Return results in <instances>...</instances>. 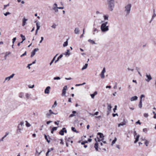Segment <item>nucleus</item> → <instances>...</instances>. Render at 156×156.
I'll return each mask as SVG.
<instances>
[{"instance_id": "obj_15", "label": "nucleus", "mask_w": 156, "mask_h": 156, "mask_svg": "<svg viewBox=\"0 0 156 156\" xmlns=\"http://www.w3.org/2000/svg\"><path fill=\"white\" fill-rule=\"evenodd\" d=\"M14 75H15V74L13 73L12 74L11 76H10L6 77L5 79V80H8V81L11 78H12L13 77Z\"/></svg>"}, {"instance_id": "obj_57", "label": "nucleus", "mask_w": 156, "mask_h": 156, "mask_svg": "<svg viewBox=\"0 0 156 156\" xmlns=\"http://www.w3.org/2000/svg\"><path fill=\"white\" fill-rule=\"evenodd\" d=\"M60 122L59 121H57V122H55L54 123L56 125H58L59 124L58 122Z\"/></svg>"}, {"instance_id": "obj_4", "label": "nucleus", "mask_w": 156, "mask_h": 156, "mask_svg": "<svg viewBox=\"0 0 156 156\" xmlns=\"http://www.w3.org/2000/svg\"><path fill=\"white\" fill-rule=\"evenodd\" d=\"M131 8V5L129 4L125 6L124 8V12L126 16H127L130 13Z\"/></svg>"}, {"instance_id": "obj_44", "label": "nucleus", "mask_w": 156, "mask_h": 156, "mask_svg": "<svg viewBox=\"0 0 156 156\" xmlns=\"http://www.w3.org/2000/svg\"><path fill=\"white\" fill-rule=\"evenodd\" d=\"M56 25L55 23H53V25L51 26V27L55 29L56 28Z\"/></svg>"}, {"instance_id": "obj_22", "label": "nucleus", "mask_w": 156, "mask_h": 156, "mask_svg": "<svg viewBox=\"0 0 156 156\" xmlns=\"http://www.w3.org/2000/svg\"><path fill=\"white\" fill-rule=\"evenodd\" d=\"M63 57V55L62 54H61L58 57V58H57V60H56L55 61V63H56L57 62H58V61L62 57Z\"/></svg>"}, {"instance_id": "obj_5", "label": "nucleus", "mask_w": 156, "mask_h": 156, "mask_svg": "<svg viewBox=\"0 0 156 156\" xmlns=\"http://www.w3.org/2000/svg\"><path fill=\"white\" fill-rule=\"evenodd\" d=\"M67 89V86H65L62 90V96H65L66 94V90Z\"/></svg>"}, {"instance_id": "obj_21", "label": "nucleus", "mask_w": 156, "mask_h": 156, "mask_svg": "<svg viewBox=\"0 0 156 156\" xmlns=\"http://www.w3.org/2000/svg\"><path fill=\"white\" fill-rule=\"evenodd\" d=\"M98 30L96 28H95L94 27L93 28V34L95 35L96 34L98 33Z\"/></svg>"}, {"instance_id": "obj_46", "label": "nucleus", "mask_w": 156, "mask_h": 156, "mask_svg": "<svg viewBox=\"0 0 156 156\" xmlns=\"http://www.w3.org/2000/svg\"><path fill=\"white\" fill-rule=\"evenodd\" d=\"M51 114L50 113H47L46 114V115L47 117H48V118H49V117H50V116H51Z\"/></svg>"}, {"instance_id": "obj_7", "label": "nucleus", "mask_w": 156, "mask_h": 156, "mask_svg": "<svg viewBox=\"0 0 156 156\" xmlns=\"http://www.w3.org/2000/svg\"><path fill=\"white\" fill-rule=\"evenodd\" d=\"M128 122V121L127 120H126L125 119L123 120V121L122 122H121V123H119L118 124V126L119 127L121 126H123L127 124Z\"/></svg>"}, {"instance_id": "obj_24", "label": "nucleus", "mask_w": 156, "mask_h": 156, "mask_svg": "<svg viewBox=\"0 0 156 156\" xmlns=\"http://www.w3.org/2000/svg\"><path fill=\"white\" fill-rule=\"evenodd\" d=\"M142 140H144L145 142L144 144L146 146H147L148 145L149 142L147 140L145 139L144 138V139H142Z\"/></svg>"}, {"instance_id": "obj_8", "label": "nucleus", "mask_w": 156, "mask_h": 156, "mask_svg": "<svg viewBox=\"0 0 156 156\" xmlns=\"http://www.w3.org/2000/svg\"><path fill=\"white\" fill-rule=\"evenodd\" d=\"M67 130L65 128H63L59 132V133L61 135H63L64 133H66Z\"/></svg>"}, {"instance_id": "obj_36", "label": "nucleus", "mask_w": 156, "mask_h": 156, "mask_svg": "<svg viewBox=\"0 0 156 156\" xmlns=\"http://www.w3.org/2000/svg\"><path fill=\"white\" fill-rule=\"evenodd\" d=\"M71 129L74 132H75L76 133H78V132L75 129V128L74 127H71Z\"/></svg>"}, {"instance_id": "obj_18", "label": "nucleus", "mask_w": 156, "mask_h": 156, "mask_svg": "<svg viewBox=\"0 0 156 156\" xmlns=\"http://www.w3.org/2000/svg\"><path fill=\"white\" fill-rule=\"evenodd\" d=\"M58 54H57L54 57V58H53L52 59V60H51V62H50V63L49 64V65H50V66H51L52 65V63L53 62H54V61L55 60V59L56 58V56L58 55Z\"/></svg>"}, {"instance_id": "obj_26", "label": "nucleus", "mask_w": 156, "mask_h": 156, "mask_svg": "<svg viewBox=\"0 0 156 156\" xmlns=\"http://www.w3.org/2000/svg\"><path fill=\"white\" fill-rule=\"evenodd\" d=\"M64 54L65 55H68V56H69L70 55L69 50V49H67L66 53H65Z\"/></svg>"}, {"instance_id": "obj_62", "label": "nucleus", "mask_w": 156, "mask_h": 156, "mask_svg": "<svg viewBox=\"0 0 156 156\" xmlns=\"http://www.w3.org/2000/svg\"><path fill=\"white\" fill-rule=\"evenodd\" d=\"M34 85H32V86H30V85L28 86V87L29 88H32L34 87Z\"/></svg>"}, {"instance_id": "obj_42", "label": "nucleus", "mask_w": 156, "mask_h": 156, "mask_svg": "<svg viewBox=\"0 0 156 156\" xmlns=\"http://www.w3.org/2000/svg\"><path fill=\"white\" fill-rule=\"evenodd\" d=\"M68 41H67L64 43L63 46L64 47L68 45Z\"/></svg>"}, {"instance_id": "obj_55", "label": "nucleus", "mask_w": 156, "mask_h": 156, "mask_svg": "<svg viewBox=\"0 0 156 156\" xmlns=\"http://www.w3.org/2000/svg\"><path fill=\"white\" fill-rule=\"evenodd\" d=\"M16 37H15L13 38L12 39V43L14 44L15 41L16 40Z\"/></svg>"}, {"instance_id": "obj_39", "label": "nucleus", "mask_w": 156, "mask_h": 156, "mask_svg": "<svg viewBox=\"0 0 156 156\" xmlns=\"http://www.w3.org/2000/svg\"><path fill=\"white\" fill-rule=\"evenodd\" d=\"M60 79L61 78L59 76L55 77L53 78L54 80H60Z\"/></svg>"}, {"instance_id": "obj_12", "label": "nucleus", "mask_w": 156, "mask_h": 156, "mask_svg": "<svg viewBox=\"0 0 156 156\" xmlns=\"http://www.w3.org/2000/svg\"><path fill=\"white\" fill-rule=\"evenodd\" d=\"M39 49L37 48L34 49V50L31 52V55L30 57H32L33 56H34L36 53V52L38 51Z\"/></svg>"}, {"instance_id": "obj_3", "label": "nucleus", "mask_w": 156, "mask_h": 156, "mask_svg": "<svg viewBox=\"0 0 156 156\" xmlns=\"http://www.w3.org/2000/svg\"><path fill=\"white\" fill-rule=\"evenodd\" d=\"M108 23V22L106 21L104 23H102L101 26V30L103 32H105L109 30L108 26H107Z\"/></svg>"}, {"instance_id": "obj_17", "label": "nucleus", "mask_w": 156, "mask_h": 156, "mask_svg": "<svg viewBox=\"0 0 156 156\" xmlns=\"http://www.w3.org/2000/svg\"><path fill=\"white\" fill-rule=\"evenodd\" d=\"M25 97L27 100L29 99L31 96V94L29 93H25Z\"/></svg>"}, {"instance_id": "obj_34", "label": "nucleus", "mask_w": 156, "mask_h": 156, "mask_svg": "<svg viewBox=\"0 0 156 156\" xmlns=\"http://www.w3.org/2000/svg\"><path fill=\"white\" fill-rule=\"evenodd\" d=\"M138 106L140 108H141L142 107V101L141 100L140 101L138 105Z\"/></svg>"}, {"instance_id": "obj_64", "label": "nucleus", "mask_w": 156, "mask_h": 156, "mask_svg": "<svg viewBox=\"0 0 156 156\" xmlns=\"http://www.w3.org/2000/svg\"><path fill=\"white\" fill-rule=\"evenodd\" d=\"M43 40H44L43 37H41V41H40V43H41L42 42V41Z\"/></svg>"}, {"instance_id": "obj_56", "label": "nucleus", "mask_w": 156, "mask_h": 156, "mask_svg": "<svg viewBox=\"0 0 156 156\" xmlns=\"http://www.w3.org/2000/svg\"><path fill=\"white\" fill-rule=\"evenodd\" d=\"M90 95L91 96L92 98H94V96H95L93 94H90Z\"/></svg>"}, {"instance_id": "obj_50", "label": "nucleus", "mask_w": 156, "mask_h": 156, "mask_svg": "<svg viewBox=\"0 0 156 156\" xmlns=\"http://www.w3.org/2000/svg\"><path fill=\"white\" fill-rule=\"evenodd\" d=\"M117 108V105H115L114 107V108L113 109V111L114 112H115V110H116Z\"/></svg>"}, {"instance_id": "obj_52", "label": "nucleus", "mask_w": 156, "mask_h": 156, "mask_svg": "<svg viewBox=\"0 0 156 156\" xmlns=\"http://www.w3.org/2000/svg\"><path fill=\"white\" fill-rule=\"evenodd\" d=\"M9 6V4H8L6 5H4V8H3V9H6V8Z\"/></svg>"}, {"instance_id": "obj_11", "label": "nucleus", "mask_w": 156, "mask_h": 156, "mask_svg": "<svg viewBox=\"0 0 156 156\" xmlns=\"http://www.w3.org/2000/svg\"><path fill=\"white\" fill-rule=\"evenodd\" d=\"M51 89V87L50 86H48L46 87L44 90V93L45 94H49L50 93V90Z\"/></svg>"}, {"instance_id": "obj_23", "label": "nucleus", "mask_w": 156, "mask_h": 156, "mask_svg": "<svg viewBox=\"0 0 156 156\" xmlns=\"http://www.w3.org/2000/svg\"><path fill=\"white\" fill-rule=\"evenodd\" d=\"M108 15H104L103 16V18L105 20H108Z\"/></svg>"}, {"instance_id": "obj_28", "label": "nucleus", "mask_w": 156, "mask_h": 156, "mask_svg": "<svg viewBox=\"0 0 156 156\" xmlns=\"http://www.w3.org/2000/svg\"><path fill=\"white\" fill-rule=\"evenodd\" d=\"M79 29L77 28H76L74 30V32L76 34H79Z\"/></svg>"}, {"instance_id": "obj_37", "label": "nucleus", "mask_w": 156, "mask_h": 156, "mask_svg": "<svg viewBox=\"0 0 156 156\" xmlns=\"http://www.w3.org/2000/svg\"><path fill=\"white\" fill-rule=\"evenodd\" d=\"M71 138L69 137H66V142H67L68 143H69V142L70 141Z\"/></svg>"}, {"instance_id": "obj_38", "label": "nucleus", "mask_w": 156, "mask_h": 156, "mask_svg": "<svg viewBox=\"0 0 156 156\" xmlns=\"http://www.w3.org/2000/svg\"><path fill=\"white\" fill-rule=\"evenodd\" d=\"M24 126V122H21L20 124H19L18 126H20V127H23V126Z\"/></svg>"}, {"instance_id": "obj_47", "label": "nucleus", "mask_w": 156, "mask_h": 156, "mask_svg": "<svg viewBox=\"0 0 156 156\" xmlns=\"http://www.w3.org/2000/svg\"><path fill=\"white\" fill-rule=\"evenodd\" d=\"M11 13L9 12H7L5 13H4V15L5 16H6L10 14Z\"/></svg>"}, {"instance_id": "obj_51", "label": "nucleus", "mask_w": 156, "mask_h": 156, "mask_svg": "<svg viewBox=\"0 0 156 156\" xmlns=\"http://www.w3.org/2000/svg\"><path fill=\"white\" fill-rule=\"evenodd\" d=\"M26 53H27V51H25V52H24V53L22 55H21L20 56V57H21L25 56V55H26Z\"/></svg>"}, {"instance_id": "obj_43", "label": "nucleus", "mask_w": 156, "mask_h": 156, "mask_svg": "<svg viewBox=\"0 0 156 156\" xmlns=\"http://www.w3.org/2000/svg\"><path fill=\"white\" fill-rule=\"evenodd\" d=\"M26 126L27 127H29L30 126V125L27 121H26Z\"/></svg>"}, {"instance_id": "obj_63", "label": "nucleus", "mask_w": 156, "mask_h": 156, "mask_svg": "<svg viewBox=\"0 0 156 156\" xmlns=\"http://www.w3.org/2000/svg\"><path fill=\"white\" fill-rule=\"evenodd\" d=\"M144 97V95L143 94H142V95H141L140 96V100H141V101H142V98H143Z\"/></svg>"}, {"instance_id": "obj_53", "label": "nucleus", "mask_w": 156, "mask_h": 156, "mask_svg": "<svg viewBox=\"0 0 156 156\" xmlns=\"http://www.w3.org/2000/svg\"><path fill=\"white\" fill-rule=\"evenodd\" d=\"M57 127H53L52 129V131H55V130H57Z\"/></svg>"}, {"instance_id": "obj_61", "label": "nucleus", "mask_w": 156, "mask_h": 156, "mask_svg": "<svg viewBox=\"0 0 156 156\" xmlns=\"http://www.w3.org/2000/svg\"><path fill=\"white\" fill-rule=\"evenodd\" d=\"M9 132L6 133L5 135L3 137L5 138L9 134Z\"/></svg>"}, {"instance_id": "obj_16", "label": "nucleus", "mask_w": 156, "mask_h": 156, "mask_svg": "<svg viewBox=\"0 0 156 156\" xmlns=\"http://www.w3.org/2000/svg\"><path fill=\"white\" fill-rule=\"evenodd\" d=\"M19 97L21 98H25V93L21 92L19 94Z\"/></svg>"}, {"instance_id": "obj_40", "label": "nucleus", "mask_w": 156, "mask_h": 156, "mask_svg": "<svg viewBox=\"0 0 156 156\" xmlns=\"http://www.w3.org/2000/svg\"><path fill=\"white\" fill-rule=\"evenodd\" d=\"M57 105V102L56 101H55V102L54 103V104L52 106V108H53L55 107H56V106Z\"/></svg>"}, {"instance_id": "obj_2", "label": "nucleus", "mask_w": 156, "mask_h": 156, "mask_svg": "<svg viewBox=\"0 0 156 156\" xmlns=\"http://www.w3.org/2000/svg\"><path fill=\"white\" fill-rule=\"evenodd\" d=\"M108 5V9L109 10L112 11L115 7L114 0H107Z\"/></svg>"}, {"instance_id": "obj_45", "label": "nucleus", "mask_w": 156, "mask_h": 156, "mask_svg": "<svg viewBox=\"0 0 156 156\" xmlns=\"http://www.w3.org/2000/svg\"><path fill=\"white\" fill-rule=\"evenodd\" d=\"M42 152V151H41L40 152H38V151H37V150H36L35 154H36V155H37V154H38L37 155L39 156L40 155V154Z\"/></svg>"}, {"instance_id": "obj_41", "label": "nucleus", "mask_w": 156, "mask_h": 156, "mask_svg": "<svg viewBox=\"0 0 156 156\" xmlns=\"http://www.w3.org/2000/svg\"><path fill=\"white\" fill-rule=\"evenodd\" d=\"M155 10H154V14L152 16V20H153L154 18L156 16V14L155 13Z\"/></svg>"}, {"instance_id": "obj_9", "label": "nucleus", "mask_w": 156, "mask_h": 156, "mask_svg": "<svg viewBox=\"0 0 156 156\" xmlns=\"http://www.w3.org/2000/svg\"><path fill=\"white\" fill-rule=\"evenodd\" d=\"M23 129V127H20V126H18L16 132V133L17 134L21 133Z\"/></svg>"}, {"instance_id": "obj_1", "label": "nucleus", "mask_w": 156, "mask_h": 156, "mask_svg": "<svg viewBox=\"0 0 156 156\" xmlns=\"http://www.w3.org/2000/svg\"><path fill=\"white\" fill-rule=\"evenodd\" d=\"M98 135L99 136V137L97 136V140L96 139H95V140L96 142L94 146V147L97 151H98V142H100L104 140V136L103 133H98Z\"/></svg>"}, {"instance_id": "obj_59", "label": "nucleus", "mask_w": 156, "mask_h": 156, "mask_svg": "<svg viewBox=\"0 0 156 156\" xmlns=\"http://www.w3.org/2000/svg\"><path fill=\"white\" fill-rule=\"evenodd\" d=\"M49 113H50L51 114H54V112L52 111L51 110V109L49 110Z\"/></svg>"}, {"instance_id": "obj_29", "label": "nucleus", "mask_w": 156, "mask_h": 156, "mask_svg": "<svg viewBox=\"0 0 156 156\" xmlns=\"http://www.w3.org/2000/svg\"><path fill=\"white\" fill-rule=\"evenodd\" d=\"M88 42L91 43L92 44H96V43H95L94 41H93V40L91 39H89L88 40Z\"/></svg>"}, {"instance_id": "obj_20", "label": "nucleus", "mask_w": 156, "mask_h": 156, "mask_svg": "<svg viewBox=\"0 0 156 156\" xmlns=\"http://www.w3.org/2000/svg\"><path fill=\"white\" fill-rule=\"evenodd\" d=\"M138 97L136 96H134L132 97L130 99V101H135L137 99Z\"/></svg>"}, {"instance_id": "obj_49", "label": "nucleus", "mask_w": 156, "mask_h": 156, "mask_svg": "<svg viewBox=\"0 0 156 156\" xmlns=\"http://www.w3.org/2000/svg\"><path fill=\"white\" fill-rule=\"evenodd\" d=\"M144 117L147 118L148 117V114L147 113H145L144 114Z\"/></svg>"}, {"instance_id": "obj_14", "label": "nucleus", "mask_w": 156, "mask_h": 156, "mask_svg": "<svg viewBox=\"0 0 156 156\" xmlns=\"http://www.w3.org/2000/svg\"><path fill=\"white\" fill-rule=\"evenodd\" d=\"M35 23L36 24L37 29H39L40 27V23L38 21H36Z\"/></svg>"}, {"instance_id": "obj_35", "label": "nucleus", "mask_w": 156, "mask_h": 156, "mask_svg": "<svg viewBox=\"0 0 156 156\" xmlns=\"http://www.w3.org/2000/svg\"><path fill=\"white\" fill-rule=\"evenodd\" d=\"M44 136L47 142L48 143H49L50 142V141L48 140V138L47 136L45 134L44 135Z\"/></svg>"}, {"instance_id": "obj_19", "label": "nucleus", "mask_w": 156, "mask_h": 156, "mask_svg": "<svg viewBox=\"0 0 156 156\" xmlns=\"http://www.w3.org/2000/svg\"><path fill=\"white\" fill-rule=\"evenodd\" d=\"M27 20V19H25V18H24L23 20V23H22V26H24L26 23V22Z\"/></svg>"}, {"instance_id": "obj_27", "label": "nucleus", "mask_w": 156, "mask_h": 156, "mask_svg": "<svg viewBox=\"0 0 156 156\" xmlns=\"http://www.w3.org/2000/svg\"><path fill=\"white\" fill-rule=\"evenodd\" d=\"M88 64L86 63V64H85V65H84L83 67H82V68L81 69V70H83L85 69H86L87 67V66H88Z\"/></svg>"}, {"instance_id": "obj_25", "label": "nucleus", "mask_w": 156, "mask_h": 156, "mask_svg": "<svg viewBox=\"0 0 156 156\" xmlns=\"http://www.w3.org/2000/svg\"><path fill=\"white\" fill-rule=\"evenodd\" d=\"M140 137V135H137L135 138V140L134 142L135 144L138 141L139 138Z\"/></svg>"}, {"instance_id": "obj_30", "label": "nucleus", "mask_w": 156, "mask_h": 156, "mask_svg": "<svg viewBox=\"0 0 156 156\" xmlns=\"http://www.w3.org/2000/svg\"><path fill=\"white\" fill-rule=\"evenodd\" d=\"M11 53V52H6L5 53V55L4 57L5 58V59L6 60V57L7 56V55H9Z\"/></svg>"}, {"instance_id": "obj_10", "label": "nucleus", "mask_w": 156, "mask_h": 156, "mask_svg": "<svg viewBox=\"0 0 156 156\" xmlns=\"http://www.w3.org/2000/svg\"><path fill=\"white\" fill-rule=\"evenodd\" d=\"M105 72V69L104 67L103 68L102 72L100 74V76L102 79H104L105 78L104 73Z\"/></svg>"}, {"instance_id": "obj_6", "label": "nucleus", "mask_w": 156, "mask_h": 156, "mask_svg": "<svg viewBox=\"0 0 156 156\" xmlns=\"http://www.w3.org/2000/svg\"><path fill=\"white\" fill-rule=\"evenodd\" d=\"M146 76L147 78L145 79V80L147 82H149L152 79L150 74L146 73Z\"/></svg>"}, {"instance_id": "obj_32", "label": "nucleus", "mask_w": 156, "mask_h": 156, "mask_svg": "<svg viewBox=\"0 0 156 156\" xmlns=\"http://www.w3.org/2000/svg\"><path fill=\"white\" fill-rule=\"evenodd\" d=\"M20 37L22 39L23 41L25 40L26 38L25 36L23 35L22 34H20Z\"/></svg>"}, {"instance_id": "obj_13", "label": "nucleus", "mask_w": 156, "mask_h": 156, "mask_svg": "<svg viewBox=\"0 0 156 156\" xmlns=\"http://www.w3.org/2000/svg\"><path fill=\"white\" fill-rule=\"evenodd\" d=\"M107 106H108V107H107V109H108L107 112H108V114L109 113H110V112L111 111V108H112V107L111 106V105L110 104H109L107 103Z\"/></svg>"}, {"instance_id": "obj_31", "label": "nucleus", "mask_w": 156, "mask_h": 156, "mask_svg": "<svg viewBox=\"0 0 156 156\" xmlns=\"http://www.w3.org/2000/svg\"><path fill=\"white\" fill-rule=\"evenodd\" d=\"M57 7V5L56 3H54L53 6V9L54 10V9H55L57 8H58Z\"/></svg>"}, {"instance_id": "obj_33", "label": "nucleus", "mask_w": 156, "mask_h": 156, "mask_svg": "<svg viewBox=\"0 0 156 156\" xmlns=\"http://www.w3.org/2000/svg\"><path fill=\"white\" fill-rule=\"evenodd\" d=\"M116 140H117V139L116 137H115L114 138V140L112 141V146L115 143Z\"/></svg>"}, {"instance_id": "obj_58", "label": "nucleus", "mask_w": 156, "mask_h": 156, "mask_svg": "<svg viewBox=\"0 0 156 156\" xmlns=\"http://www.w3.org/2000/svg\"><path fill=\"white\" fill-rule=\"evenodd\" d=\"M54 10L55 11V12H58V7L57 8L55 9H54Z\"/></svg>"}, {"instance_id": "obj_60", "label": "nucleus", "mask_w": 156, "mask_h": 156, "mask_svg": "<svg viewBox=\"0 0 156 156\" xmlns=\"http://www.w3.org/2000/svg\"><path fill=\"white\" fill-rule=\"evenodd\" d=\"M51 151H50V149H48L47 152L46 154V156H48V155L49 153V152Z\"/></svg>"}, {"instance_id": "obj_48", "label": "nucleus", "mask_w": 156, "mask_h": 156, "mask_svg": "<svg viewBox=\"0 0 156 156\" xmlns=\"http://www.w3.org/2000/svg\"><path fill=\"white\" fill-rule=\"evenodd\" d=\"M147 128H144L143 129V131L145 133L147 132Z\"/></svg>"}, {"instance_id": "obj_54", "label": "nucleus", "mask_w": 156, "mask_h": 156, "mask_svg": "<svg viewBox=\"0 0 156 156\" xmlns=\"http://www.w3.org/2000/svg\"><path fill=\"white\" fill-rule=\"evenodd\" d=\"M136 70H137L138 72V73L139 74V75H140V76H142V75L141 74V73H140V72L138 71V69H139V68H138L137 67H136Z\"/></svg>"}]
</instances>
